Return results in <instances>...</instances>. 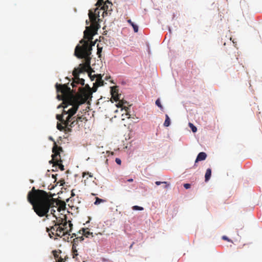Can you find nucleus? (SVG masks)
Masks as SVG:
<instances>
[{
    "label": "nucleus",
    "instance_id": "c756f323",
    "mask_svg": "<svg viewBox=\"0 0 262 262\" xmlns=\"http://www.w3.org/2000/svg\"><path fill=\"white\" fill-rule=\"evenodd\" d=\"M156 104L159 107L161 110L163 109V106L162 105H161V102H160V99H158L156 101Z\"/></svg>",
    "mask_w": 262,
    "mask_h": 262
},
{
    "label": "nucleus",
    "instance_id": "dca6fc26",
    "mask_svg": "<svg viewBox=\"0 0 262 262\" xmlns=\"http://www.w3.org/2000/svg\"><path fill=\"white\" fill-rule=\"evenodd\" d=\"M108 158H107L106 160V163H108L109 160L110 161V162H113V160L114 159L115 160V161L117 163V164H121V161L120 159L117 158H114L113 156V155L112 156H108Z\"/></svg>",
    "mask_w": 262,
    "mask_h": 262
},
{
    "label": "nucleus",
    "instance_id": "09e8293b",
    "mask_svg": "<svg viewBox=\"0 0 262 262\" xmlns=\"http://www.w3.org/2000/svg\"><path fill=\"white\" fill-rule=\"evenodd\" d=\"M72 195H74V194L72 192Z\"/></svg>",
    "mask_w": 262,
    "mask_h": 262
},
{
    "label": "nucleus",
    "instance_id": "6ab92c4d",
    "mask_svg": "<svg viewBox=\"0 0 262 262\" xmlns=\"http://www.w3.org/2000/svg\"><path fill=\"white\" fill-rule=\"evenodd\" d=\"M211 170L210 168H208L207 169L206 173H205V181H208L210 179V178L211 177Z\"/></svg>",
    "mask_w": 262,
    "mask_h": 262
},
{
    "label": "nucleus",
    "instance_id": "ddd939ff",
    "mask_svg": "<svg viewBox=\"0 0 262 262\" xmlns=\"http://www.w3.org/2000/svg\"><path fill=\"white\" fill-rule=\"evenodd\" d=\"M79 233L82 234V235L86 237H89L90 236L93 237V234L92 232H90L88 228L84 229L82 228L80 230Z\"/></svg>",
    "mask_w": 262,
    "mask_h": 262
},
{
    "label": "nucleus",
    "instance_id": "aec40b11",
    "mask_svg": "<svg viewBox=\"0 0 262 262\" xmlns=\"http://www.w3.org/2000/svg\"><path fill=\"white\" fill-rule=\"evenodd\" d=\"M77 124H78L77 120H76L74 118V119H72V120L69 123H68V125H67V126H69V127H71V129H72V128L74 126H75Z\"/></svg>",
    "mask_w": 262,
    "mask_h": 262
},
{
    "label": "nucleus",
    "instance_id": "7ed1b4c3",
    "mask_svg": "<svg viewBox=\"0 0 262 262\" xmlns=\"http://www.w3.org/2000/svg\"><path fill=\"white\" fill-rule=\"evenodd\" d=\"M54 221V224L50 227L46 228V231L48 233L50 238L53 236L62 237L64 241L68 240V223L66 219H60Z\"/></svg>",
    "mask_w": 262,
    "mask_h": 262
},
{
    "label": "nucleus",
    "instance_id": "20e7f679",
    "mask_svg": "<svg viewBox=\"0 0 262 262\" xmlns=\"http://www.w3.org/2000/svg\"><path fill=\"white\" fill-rule=\"evenodd\" d=\"M66 101L69 105L72 106L67 111V113H66V114H68L67 117V121L71 122L72 119L75 118L73 116L76 113L79 106L83 103L85 102V100H79L78 98L73 95H70L68 97Z\"/></svg>",
    "mask_w": 262,
    "mask_h": 262
},
{
    "label": "nucleus",
    "instance_id": "f257e3e1",
    "mask_svg": "<svg viewBox=\"0 0 262 262\" xmlns=\"http://www.w3.org/2000/svg\"><path fill=\"white\" fill-rule=\"evenodd\" d=\"M28 202L32 205L34 212L40 217L48 219V212L52 205L51 196L44 190L35 189L33 187L27 195Z\"/></svg>",
    "mask_w": 262,
    "mask_h": 262
},
{
    "label": "nucleus",
    "instance_id": "e433bc0d",
    "mask_svg": "<svg viewBox=\"0 0 262 262\" xmlns=\"http://www.w3.org/2000/svg\"><path fill=\"white\" fill-rule=\"evenodd\" d=\"M222 239L225 241H227L228 242H231V240L227 236L224 235L222 236Z\"/></svg>",
    "mask_w": 262,
    "mask_h": 262
},
{
    "label": "nucleus",
    "instance_id": "f8f14e48",
    "mask_svg": "<svg viewBox=\"0 0 262 262\" xmlns=\"http://www.w3.org/2000/svg\"><path fill=\"white\" fill-rule=\"evenodd\" d=\"M97 9H96L95 10V12L96 13V11ZM89 16L90 21L92 22L93 24H95L97 23V17H99V13L98 14V16H96V13H94L91 10L89 11Z\"/></svg>",
    "mask_w": 262,
    "mask_h": 262
},
{
    "label": "nucleus",
    "instance_id": "2eb2a0df",
    "mask_svg": "<svg viewBox=\"0 0 262 262\" xmlns=\"http://www.w3.org/2000/svg\"><path fill=\"white\" fill-rule=\"evenodd\" d=\"M56 119L59 120L62 124L63 125H66L68 123H69L70 122L67 121V119L64 120L63 119V116L61 115H56Z\"/></svg>",
    "mask_w": 262,
    "mask_h": 262
},
{
    "label": "nucleus",
    "instance_id": "b1692460",
    "mask_svg": "<svg viewBox=\"0 0 262 262\" xmlns=\"http://www.w3.org/2000/svg\"><path fill=\"white\" fill-rule=\"evenodd\" d=\"M52 253H53V255H54V258H55L56 259H56H58V258H59V257L60 256L59 255V254L60 253H61V251L60 250H59L58 251H57V250H54V251H52Z\"/></svg>",
    "mask_w": 262,
    "mask_h": 262
},
{
    "label": "nucleus",
    "instance_id": "39448f33",
    "mask_svg": "<svg viewBox=\"0 0 262 262\" xmlns=\"http://www.w3.org/2000/svg\"><path fill=\"white\" fill-rule=\"evenodd\" d=\"M93 35V31L90 27H86L85 30L84 31L83 39H81L79 42L81 45H78L77 46L82 47L85 44H87L89 50H90V52L91 53L92 46L95 45V43L92 42Z\"/></svg>",
    "mask_w": 262,
    "mask_h": 262
},
{
    "label": "nucleus",
    "instance_id": "58836bf2",
    "mask_svg": "<svg viewBox=\"0 0 262 262\" xmlns=\"http://www.w3.org/2000/svg\"><path fill=\"white\" fill-rule=\"evenodd\" d=\"M78 239H79L80 241H82L84 240V238H83V236H81L80 237H77V238H75L74 239V242H76V240H78Z\"/></svg>",
    "mask_w": 262,
    "mask_h": 262
},
{
    "label": "nucleus",
    "instance_id": "ea45409f",
    "mask_svg": "<svg viewBox=\"0 0 262 262\" xmlns=\"http://www.w3.org/2000/svg\"><path fill=\"white\" fill-rule=\"evenodd\" d=\"M190 186H191L190 184H188V183L184 184V187H185V188H186L187 189L190 188Z\"/></svg>",
    "mask_w": 262,
    "mask_h": 262
},
{
    "label": "nucleus",
    "instance_id": "7c9ffc66",
    "mask_svg": "<svg viewBox=\"0 0 262 262\" xmlns=\"http://www.w3.org/2000/svg\"><path fill=\"white\" fill-rule=\"evenodd\" d=\"M104 0H98L96 6H97L98 7H100L101 5L103 4Z\"/></svg>",
    "mask_w": 262,
    "mask_h": 262
},
{
    "label": "nucleus",
    "instance_id": "37998d69",
    "mask_svg": "<svg viewBox=\"0 0 262 262\" xmlns=\"http://www.w3.org/2000/svg\"><path fill=\"white\" fill-rule=\"evenodd\" d=\"M127 182H132L133 181V179H128L127 180Z\"/></svg>",
    "mask_w": 262,
    "mask_h": 262
},
{
    "label": "nucleus",
    "instance_id": "4c0bfd02",
    "mask_svg": "<svg viewBox=\"0 0 262 262\" xmlns=\"http://www.w3.org/2000/svg\"><path fill=\"white\" fill-rule=\"evenodd\" d=\"M68 107V105L64 106V110L62 112V115L64 116V115H67L66 113H67V111L66 110V108Z\"/></svg>",
    "mask_w": 262,
    "mask_h": 262
},
{
    "label": "nucleus",
    "instance_id": "1a4fd4ad",
    "mask_svg": "<svg viewBox=\"0 0 262 262\" xmlns=\"http://www.w3.org/2000/svg\"><path fill=\"white\" fill-rule=\"evenodd\" d=\"M112 6L113 4L112 2L109 0L103 2V5L100 7H101V9L104 11L103 12V17L104 16V14L107 15L108 12H110L112 11Z\"/></svg>",
    "mask_w": 262,
    "mask_h": 262
},
{
    "label": "nucleus",
    "instance_id": "9d476101",
    "mask_svg": "<svg viewBox=\"0 0 262 262\" xmlns=\"http://www.w3.org/2000/svg\"><path fill=\"white\" fill-rule=\"evenodd\" d=\"M78 90L85 98H88L90 94L91 89L88 84H86L84 88L80 87Z\"/></svg>",
    "mask_w": 262,
    "mask_h": 262
},
{
    "label": "nucleus",
    "instance_id": "c03bdc74",
    "mask_svg": "<svg viewBox=\"0 0 262 262\" xmlns=\"http://www.w3.org/2000/svg\"><path fill=\"white\" fill-rule=\"evenodd\" d=\"M56 175L52 174V178H54V179H56Z\"/></svg>",
    "mask_w": 262,
    "mask_h": 262
},
{
    "label": "nucleus",
    "instance_id": "a18cd8bd",
    "mask_svg": "<svg viewBox=\"0 0 262 262\" xmlns=\"http://www.w3.org/2000/svg\"><path fill=\"white\" fill-rule=\"evenodd\" d=\"M124 108L125 109V110L126 112H127V110L128 109V107H124Z\"/></svg>",
    "mask_w": 262,
    "mask_h": 262
},
{
    "label": "nucleus",
    "instance_id": "49530a36",
    "mask_svg": "<svg viewBox=\"0 0 262 262\" xmlns=\"http://www.w3.org/2000/svg\"><path fill=\"white\" fill-rule=\"evenodd\" d=\"M74 236H76V234H75V233H73V234H72V237H74Z\"/></svg>",
    "mask_w": 262,
    "mask_h": 262
},
{
    "label": "nucleus",
    "instance_id": "412c9836",
    "mask_svg": "<svg viewBox=\"0 0 262 262\" xmlns=\"http://www.w3.org/2000/svg\"><path fill=\"white\" fill-rule=\"evenodd\" d=\"M127 22L133 27L135 32H137L138 31V27L137 25L132 22L130 19H128Z\"/></svg>",
    "mask_w": 262,
    "mask_h": 262
},
{
    "label": "nucleus",
    "instance_id": "393cba45",
    "mask_svg": "<svg viewBox=\"0 0 262 262\" xmlns=\"http://www.w3.org/2000/svg\"><path fill=\"white\" fill-rule=\"evenodd\" d=\"M106 201L101 199H100L99 198H96V201L94 202L95 205H99L101 203H104Z\"/></svg>",
    "mask_w": 262,
    "mask_h": 262
},
{
    "label": "nucleus",
    "instance_id": "79ce46f5",
    "mask_svg": "<svg viewBox=\"0 0 262 262\" xmlns=\"http://www.w3.org/2000/svg\"><path fill=\"white\" fill-rule=\"evenodd\" d=\"M62 97V96H60L59 95H57V98L59 99V100L61 99Z\"/></svg>",
    "mask_w": 262,
    "mask_h": 262
},
{
    "label": "nucleus",
    "instance_id": "a19ab883",
    "mask_svg": "<svg viewBox=\"0 0 262 262\" xmlns=\"http://www.w3.org/2000/svg\"><path fill=\"white\" fill-rule=\"evenodd\" d=\"M57 261V262H64L63 258L61 257V256H59L58 259H56Z\"/></svg>",
    "mask_w": 262,
    "mask_h": 262
},
{
    "label": "nucleus",
    "instance_id": "f3484780",
    "mask_svg": "<svg viewBox=\"0 0 262 262\" xmlns=\"http://www.w3.org/2000/svg\"><path fill=\"white\" fill-rule=\"evenodd\" d=\"M111 93L112 96H116L119 95L118 86H114L111 87Z\"/></svg>",
    "mask_w": 262,
    "mask_h": 262
},
{
    "label": "nucleus",
    "instance_id": "bb28decb",
    "mask_svg": "<svg viewBox=\"0 0 262 262\" xmlns=\"http://www.w3.org/2000/svg\"><path fill=\"white\" fill-rule=\"evenodd\" d=\"M189 126L191 128L193 133H195L197 130L196 127L191 123H189Z\"/></svg>",
    "mask_w": 262,
    "mask_h": 262
},
{
    "label": "nucleus",
    "instance_id": "473e14b6",
    "mask_svg": "<svg viewBox=\"0 0 262 262\" xmlns=\"http://www.w3.org/2000/svg\"><path fill=\"white\" fill-rule=\"evenodd\" d=\"M112 97L113 98V99L115 101H118L119 100V95H116V96H112Z\"/></svg>",
    "mask_w": 262,
    "mask_h": 262
},
{
    "label": "nucleus",
    "instance_id": "6e6552de",
    "mask_svg": "<svg viewBox=\"0 0 262 262\" xmlns=\"http://www.w3.org/2000/svg\"><path fill=\"white\" fill-rule=\"evenodd\" d=\"M56 88L58 93L60 92L62 95H66L72 93H75V91L71 90L67 84L56 83Z\"/></svg>",
    "mask_w": 262,
    "mask_h": 262
},
{
    "label": "nucleus",
    "instance_id": "4be33fe9",
    "mask_svg": "<svg viewBox=\"0 0 262 262\" xmlns=\"http://www.w3.org/2000/svg\"><path fill=\"white\" fill-rule=\"evenodd\" d=\"M170 124V120L168 115H165V120L164 123V125L166 127H168Z\"/></svg>",
    "mask_w": 262,
    "mask_h": 262
},
{
    "label": "nucleus",
    "instance_id": "f03ea898",
    "mask_svg": "<svg viewBox=\"0 0 262 262\" xmlns=\"http://www.w3.org/2000/svg\"><path fill=\"white\" fill-rule=\"evenodd\" d=\"M74 54L78 58H83L84 62L80 63L79 65V67L75 68L73 71L74 80L71 84L73 88L75 87L77 84H80L81 85L84 84V80L79 77L80 73L88 71L89 70H92L90 66L91 52L90 50H89L87 44L82 47L76 46L75 49Z\"/></svg>",
    "mask_w": 262,
    "mask_h": 262
},
{
    "label": "nucleus",
    "instance_id": "9b49d317",
    "mask_svg": "<svg viewBox=\"0 0 262 262\" xmlns=\"http://www.w3.org/2000/svg\"><path fill=\"white\" fill-rule=\"evenodd\" d=\"M68 125V124L66 125H63L61 122L60 123H58L57 124V128L60 131H64V132L67 134L69 132H71L72 131L71 127H69V126H67Z\"/></svg>",
    "mask_w": 262,
    "mask_h": 262
},
{
    "label": "nucleus",
    "instance_id": "cd10ccee",
    "mask_svg": "<svg viewBox=\"0 0 262 262\" xmlns=\"http://www.w3.org/2000/svg\"><path fill=\"white\" fill-rule=\"evenodd\" d=\"M132 209L134 210H140L142 211L144 210V208L142 207L138 206H134L132 207Z\"/></svg>",
    "mask_w": 262,
    "mask_h": 262
},
{
    "label": "nucleus",
    "instance_id": "c85d7f7f",
    "mask_svg": "<svg viewBox=\"0 0 262 262\" xmlns=\"http://www.w3.org/2000/svg\"><path fill=\"white\" fill-rule=\"evenodd\" d=\"M156 184L157 185H160L161 184H166L165 186V188H167L169 186V184H167V183L166 182H160V181H156L155 182Z\"/></svg>",
    "mask_w": 262,
    "mask_h": 262
},
{
    "label": "nucleus",
    "instance_id": "4468645a",
    "mask_svg": "<svg viewBox=\"0 0 262 262\" xmlns=\"http://www.w3.org/2000/svg\"><path fill=\"white\" fill-rule=\"evenodd\" d=\"M207 157V155L204 152H201L198 155L196 159H195V163H196L199 161L204 160Z\"/></svg>",
    "mask_w": 262,
    "mask_h": 262
},
{
    "label": "nucleus",
    "instance_id": "a211bd4d",
    "mask_svg": "<svg viewBox=\"0 0 262 262\" xmlns=\"http://www.w3.org/2000/svg\"><path fill=\"white\" fill-rule=\"evenodd\" d=\"M52 171H57V169H60L61 171H63L64 170L63 165H52Z\"/></svg>",
    "mask_w": 262,
    "mask_h": 262
},
{
    "label": "nucleus",
    "instance_id": "a878e982",
    "mask_svg": "<svg viewBox=\"0 0 262 262\" xmlns=\"http://www.w3.org/2000/svg\"><path fill=\"white\" fill-rule=\"evenodd\" d=\"M72 253H73V258L77 259V256L78 255L77 250L75 248L72 247Z\"/></svg>",
    "mask_w": 262,
    "mask_h": 262
},
{
    "label": "nucleus",
    "instance_id": "5701e85b",
    "mask_svg": "<svg viewBox=\"0 0 262 262\" xmlns=\"http://www.w3.org/2000/svg\"><path fill=\"white\" fill-rule=\"evenodd\" d=\"M67 223L68 224V230H69V231H68V233L67 235L69 236V235H71L70 233L71 232L72 230L73 224L71 223V221H69L68 222H67Z\"/></svg>",
    "mask_w": 262,
    "mask_h": 262
},
{
    "label": "nucleus",
    "instance_id": "f704fd0d",
    "mask_svg": "<svg viewBox=\"0 0 262 262\" xmlns=\"http://www.w3.org/2000/svg\"><path fill=\"white\" fill-rule=\"evenodd\" d=\"M85 118L83 117L82 116H78L76 118V120H77V122H78L79 121H82Z\"/></svg>",
    "mask_w": 262,
    "mask_h": 262
},
{
    "label": "nucleus",
    "instance_id": "2f4dec72",
    "mask_svg": "<svg viewBox=\"0 0 262 262\" xmlns=\"http://www.w3.org/2000/svg\"><path fill=\"white\" fill-rule=\"evenodd\" d=\"M86 174H88L90 178H92L93 177V174L89 172H83L82 173V177H84Z\"/></svg>",
    "mask_w": 262,
    "mask_h": 262
},
{
    "label": "nucleus",
    "instance_id": "0eeeda50",
    "mask_svg": "<svg viewBox=\"0 0 262 262\" xmlns=\"http://www.w3.org/2000/svg\"><path fill=\"white\" fill-rule=\"evenodd\" d=\"M89 76L92 81L94 80L96 78V81L93 83L92 88V90L94 92L97 91L98 87L103 85L104 81L102 80V75L101 74L92 75L91 72H90L89 73Z\"/></svg>",
    "mask_w": 262,
    "mask_h": 262
},
{
    "label": "nucleus",
    "instance_id": "c9c22d12",
    "mask_svg": "<svg viewBox=\"0 0 262 262\" xmlns=\"http://www.w3.org/2000/svg\"><path fill=\"white\" fill-rule=\"evenodd\" d=\"M123 102L122 101H120L116 105L118 107H123Z\"/></svg>",
    "mask_w": 262,
    "mask_h": 262
},
{
    "label": "nucleus",
    "instance_id": "423d86ee",
    "mask_svg": "<svg viewBox=\"0 0 262 262\" xmlns=\"http://www.w3.org/2000/svg\"><path fill=\"white\" fill-rule=\"evenodd\" d=\"M62 151V148L58 146L56 143L52 148L53 154L52 155V159L49 161V164H61L62 161L60 158L59 151Z\"/></svg>",
    "mask_w": 262,
    "mask_h": 262
},
{
    "label": "nucleus",
    "instance_id": "72a5a7b5",
    "mask_svg": "<svg viewBox=\"0 0 262 262\" xmlns=\"http://www.w3.org/2000/svg\"><path fill=\"white\" fill-rule=\"evenodd\" d=\"M102 48H100L98 46L97 47V54L98 55L99 57H100V53L102 52Z\"/></svg>",
    "mask_w": 262,
    "mask_h": 262
},
{
    "label": "nucleus",
    "instance_id": "de8ad7c7",
    "mask_svg": "<svg viewBox=\"0 0 262 262\" xmlns=\"http://www.w3.org/2000/svg\"><path fill=\"white\" fill-rule=\"evenodd\" d=\"M134 244V243L130 246L129 248L131 249L133 247V245Z\"/></svg>",
    "mask_w": 262,
    "mask_h": 262
}]
</instances>
